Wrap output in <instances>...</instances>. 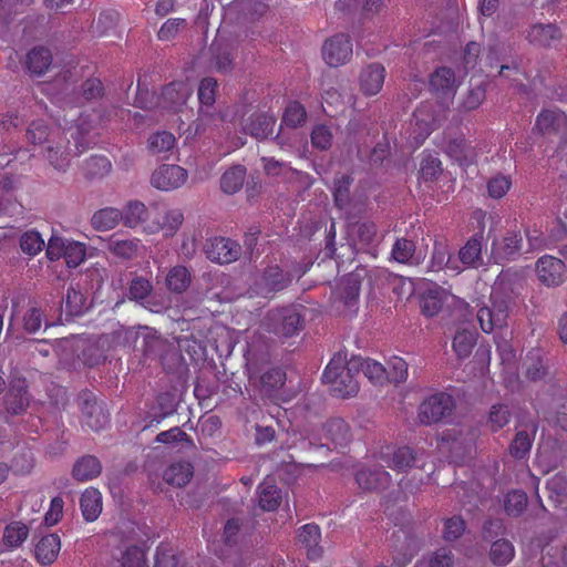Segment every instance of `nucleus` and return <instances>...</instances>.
<instances>
[{"label":"nucleus","mask_w":567,"mask_h":567,"mask_svg":"<svg viewBox=\"0 0 567 567\" xmlns=\"http://www.w3.org/2000/svg\"><path fill=\"white\" fill-rule=\"evenodd\" d=\"M390 474L382 466L362 467L355 473L358 486L368 492L381 491L389 486Z\"/></svg>","instance_id":"obj_23"},{"label":"nucleus","mask_w":567,"mask_h":567,"mask_svg":"<svg viewBox=\"0 0 567 567\" xmlns=\"http://www.w3.org/2000/svg\"><path fill=\"white\" fill-rule=\"evenodd\" d=\"M246 369L250 379H259L264 388L275 390L286 382V372L280 367L271 365L267 357H246Z\"/></svg>","instance_id":"obj_5"},{"label":"nucleus","mask_w":567,"mask_h":567,"mask_svg":"<svg viewBox=\"0 0 567 567\" xmlns=\"http://www.w3.org/2000/svg\"><path fill=\"white\" fill-rule=\"evenodd\" d=\"M107 249L115 257L128 260L138 257L145 248L137 238H120L113 235L107 240Z\"/></svg>","instance_id":"obj_29"},{"label":"nucleus","mask_w":567,"mask_h":567,"mask_svg":"<svg viewBox=\"0 0 567 567\" xmlns=\"http://www.w3.org/2000/svg\"><path fill=\"white\" fill-rule=\"evenodd\" d=\"M414 462L415 456L413 451L408 446H402L393 452L391 461L388 462V466L392 470L403 472L413 466Z\"/></svg>","instance_id":"obj_55"},{"label":"nucleus","mask_w":567,"mask_h":567,"mask_svg":"<svg viewBox=\"0 0 567 567\" xmlns=\"http://www.w3.org/2000/svg\"><path fill=\"white\" fill-rule=\"evenodd\" d=\"M483 235L475 234L458 251V264L467 268H477L483 264L482 258Z\"/></svg>","instance_id":"obj_33"},{"label":"nucleus","mask_w":567,"mask_h":567,"mask_svg":"<svg viewBox=\"0 0 567 567\" xmlns=\"http://www.w3.org/2000/svg\"><path fill=\"white\" fill-rule=\"evenodd\" d=\"M29 529L21 522H12L4 528L3 543L8 547H19L28 537Z\"/></svg>","instance_id":"obj_53"},{"label":"nucleus","mask_w":567,"mask_h":567,"mask_svg":"<svg viewBox=\"0 0 567 567\" xmlns=\"http://www.w3.org/2000/svg\"><path fill=\"white\" fill-rule=\"evenodd\" d=\"M246 169L241 165L234 166L226 171L220 181L221 189L227 194L238 192L245 181Z\"/></svg>","instance_id":"obj_51"},{"label":"nucleus","mask_w":567,"mask_h":567,"mask_svg":"<svg viewBox=\"0 0 567 567\" xmlns=\"http://www.w3.org/2000/svg\"><path fill=\"white\" fill-rule=\"evenodd\" d=\"M514 546L509 540L498 539L491 546L489 558L496 566H506L514 558Z\"/></svg>","instance_id":"obj_50"},{"label":"nucleus","mask_w":567,"mask_h":567,"mask_svg":"<svg viewBox=\"0 0 567 567\" xmlns=\"http://www.w3.org/2000/svg\"><path fill=\"white\" fill-rule=\"evenodd\" d=\"M193 85L188 82L177 81L164 87L162 100L164 107L178 111L192 96Z\"/></svg>","instance_id":"obj_28"},{"label":"nucleus","mask_w":567,"mask_h":567,"mask_svg":"<svg viewBox=\"0 0 567 567\" xmlns=\"http://www.w3.org/2000/svg\"><path fill=\"white\" fill-rule=\"evenodd\" d=\"M241 252L238 243L225 237H214L205 246V254L209 260L217 264L236 261Z\"/></svg>","instance_id":"obj_15"},{"label":"nucleus","mask_w":567,"mask_h":567,"mask_svg":"<svg viewBox=\"0 0 567 567\" xmlns=\"http://www.w3.org/2000/svg\"><path fill=\"white\" fill-rule=\"evenodd\" d=\"M360 293V282L354 276L343 278L337 289L333 291L336 302L343 303V312L353 315L358 310V300Z\"/></svg>","instance_id":"obj_21"},{"label":"nucleus","mask_w":567,"mask_h":567,"mask_svg":"<svg viewBox=\"0 0 567 567\" xmlns=\"http://www.w3.org/2000/svg\"><path fill=\"white\" fill-rule=\"evenodd\" d=\"M476 343V333L471 330L458 331L453 339L455 354H470Z\"/></svg>","instance_id":"obj_61"},{"label":"nucleus","mask_w":567,"mask_h":567,"mask_svg":"<svg viewBox=\"0 0 567 567\" xmlns=\"http://www.w3.org/2000/svg\"><path fill=\"white\" fill-rule=\"evenodd\" d=\"M560 31L559 29L551 23L543 24L537 23L534 24L528 33L527 40L536 47H550L560 40Z\"/></svg>","instance_id":"obj_34"},{"label":"nucleus","mask_w":567,"mask_h":567,"mask_svg":"<svg viewBox=\"0 0 567 567\" xmlns=\"http://www.w3.org/2000/svg\"><path fill=\"white\" fill-rule=\"evenodd\" d=\"M276 120L271 115L255 113L249 117L244 130L251 136L260 140L266 138L274 132Z\"/></svg>","instance_id":"obj_37"},{"label":"nucleus","mask_w":567,"mask_h":567,"mask_svg":"<svg viewBox=\"0 0 567 567\" xmlns=\"http://www.w3.org/2000/svg\"><path fill=\"white\" fill-rule=\"evenodd\" d=\"M535 128L544 135L558 134L567 141V116L558 110H544L536 118Z\"/></svg>","instance_id":"obj_20"},{"label":"nucleus","mask_w":567,"mask_h":567,"mask_svg":"<svg viewBox=\"0 0 567 567\" xmlns=\"http://www.w3.org/2000/svg\"><path fill=\"white\" fill-rule=\"evenodd\" d=\"M85 309H87V298L81 290L70 287L65 297V310L71 316H80Z\"/></svg>","instance_id":"obj_54"},{"label":"nucleus","mask_w":567,"mask_h":567,"mask_svg":"<svg viewBox=\"0 0 567 567\" xmlns=\"http://www.w3.org/2000/svg\"><path fill=\"white\" fill-rule=\"evenodd\" d=\"M121 220L124 226L135 228L140 224H147L148 210L141 202H130L121 212Z\"/></svg>","instance_id":"obj_45"},{"label":"nucleus","mask_w":567,"mask_h":567,"mask_svg":"<svg viewBox=\"0 0 567 567\" xmlns=\"http://www.w3.org/2000/svg\"><path fill=\"white\" fill-rule=\"evenodd\" d=\"M421 311L426 317L436 316L444 307L449 292L433 282H422Z\"/></svg>","instance_id":"obj_22"},{"label":"nucleus","mask_w":567,"mask_h":567,"mask_svg":"<svg viewBox=\"0 0 567 567\" xmlns=\"http://www.w3.org/2000/svg\"><path fill=\"white\" fill-rule=\"evenodd\" d=\"M70 72L66 71L59 75L53 83H45L42 86V92L50 96V99L62 104H69L72 101L69 99L71 93V84L69 83Z\"/></svg>","instance_id":"obj_36"},{"label":"nucleus","mask_w":567,"mask_h":567,"mask_svg":"<svg viewBox=\"0 0 567 567\" xmlns=\"http://www.w3.org/2000/svg\"><path fill=\"white\" fill-rule=\"evenodd\" d=\"M277 321L276 333L282 337H290L301 329V317L296 307L284 308L274 315Z\"/></svg>","instance_id":"obj_31"},{"label":"nucleus","mask_w":567,"mask_h":567,"mask_svg":"<svg viewBox=\"0 0 567 567\" xmlns=\"http://www.w3.org/2000/svg\"><path fill=\"white\" fill-rule=\"evenodd\" d=\"M299 542L307 548L308 557L311 559L319 558L322 554L319 547L320 529L315 524H307L299 530Z\"/></svg>","instance_id":"obj_39"},{"label":"nucleus","mask_w":567,"mask_h":567,"mask_svg":"<svg viewBox=\"0 0 567 567\" xmlns=\"http://www.w3.org/2000/svg\"><path fill=\"white\" fill-rule=\"evenodd\" d=\"M152 290L153 286L148 279L136 277L130 284L128 297L152 312H162L166 309V303L163 300H155V297L151 295Z\"/></svg>","instance_id":"obj_16"},{"label":"nucleus","mask_w":567,"mask_h":567,"mask_svg":"<svg viewBox=\"0 0 567 567\" xmlns=\"http://www.w3.org/2000/svg\"><path fill=\"white\" fill-rule=\"evenodd\" d=\"M184 215L177 209H168L163 215V220L154 219L144 225V231L147 234H156L161 230L164 231L165 236H173L181 225L183 224Z\"/></svg>","instance_id":"obj_30"},{"label":"nucleus","mask_w":567,"mask_h":567,"mask_svg":"<svg viewBox=\"0 0 567 567\" xmlns=\"http://www.w3.org/2000/svg\"><path fill=\"white\" fill-rule=\"evenodd\" d=\"M385 68L380 63H370L359 73V89L365 96H373L381 92L385 80Z\"/></svg>","instance_id":"obj_19"},{"label":"nucleus","mask_w":567,"mask_h":567,"mask_svg":"<svg viewBox=\"0 0 567 567\" xmlns=\"http://www.w3.org/2000/svg\"><path fill=\"white\" fill-rule=\"evenodd\" d=\"M61 548L60 537L56 534L43 536L35 545V557L42 565L52 564Z\"/></svg>","instance_id":"obj_35"},{"label":"nucleus","mask_w":567,"mask_h":567,"mask_svg":"<svg viewBox=\"0 0 567 567\" xmlns=\"http://www.w3.org/2000/svg\"><path fill=\"white\" fill-rule=\"evenodd\" d=\"M447 153L463 167H468L475 162V150L463 137L451 141L447 145Z\"/></svg>","instance_id":"obj_40"},{"label":"nucleus","mask_w":567,"mask_h":567,"mask_svg":"<svg viewBox=\"0 0 567 567\" xmlns=\"http://www.w3.org/2000/svg\"><path fill=\"white\" fill-rule=\"evenodd\" d=\"M161 364L164 371L178 382H185L189 374L184 357H161Z\"/></svg>","instance_id":"obj_49"},{"label":"nucleus","mask_w":567,"mask_h":567,"mask_svg":"<svg viewBox=\"0 0 567 567\" xmlns=\"http://www.w3.org/2000/svg\"><path fill=\"white\" fill-rule=\"evenodd\" d=\"M350 184H351L350 177L348 175L342 174V175L336 177L330 185V188H331L333 197H334L336 205L339 208H342L348 200V192H349Z\"/></svg>","instance_id":"obj_62"},{"label":"nucleus","mask_w":567,"mask_h":567,"mask_svg":"<svg viewBox=\"0 0 567 567\" xmlns=\"http://www.w3.org/2000/svg\"><path fill=\"white\" fill-rule=\"evenodd\" d=\"M537 429L538 424L535 421H529L523 430L516 432L508 446V453L512 457L523 460L529 454Z\"/></svg>","instance_id":"obj_26"},{"label":"nucleus","mask_w":567,"mask_h":567,"mask_svg":"<svg viewBox=\"0 0 567 567\" xmlns=\"http://www.w3.org/2000/svg\"><path fill=\"white\" fill-rule=\"evenodd\" d=\"M100 122V113L93 111L89 114H82L74 126L68 127V134L73 138L74 146L79 153L89 147L92 134L97 131V123Z\"/></svg>","instance_id":"obj_12"},{"label":"nucleus","mask_w":567,"mask_h":567,"mask_svg":"<svg viewBox=\"0 0 567 567\" xmlns=\"http://www.w3.org/2000/svg\"><path fill=\"white\" fill-rule=\"evenodd\" d=\"M291 279L286 278L282 271L276 266L269 268L255 284L252 295L268 298L271 293L284 289Z\"/></svg>","instance_id":"obj_25"},{"label":"nucleus","mask_w":567,"mask_h":567,"mask_svg":"<svg viewBox=\"0 0 567 567\" xmlns=\"http://www.w3.org/2000/svg\"><path fill=\"white\" fill-rule=\"evenodd\" d=\"M386 364L391 367V370H386V374H389L388 382L400 383L405 381L408 377V363L402 357H389Z\"/></svg>","instance_id":"obj_63"},{"label":"nucleus","mask_w":567,"mask_h":567,"mask_svg":"<svg viewBox=\"0 0 567 567\" xmlns=\"http://www.w3.org/2000/svg\"><path fill=\"white\" fill-rule=\"evenodd\" d=\"M187 171L178 165L164 164L154 171L151 184L155 188L169 192L182 187L187 181Z\"/></svg>","instance_id":"obj_14"},{"label":"nucleus","mask_w":567,"mask_h":567,"mask_svg":"<svg viewBox=\"0 0 567 567\" xmlns=\"http://www.w3.org/2000/svg\"><path fill=\"white\" fill-rule=\"evenodd\" d=\"M31 402L28 383L24 378H16L10 382V388L4 396L6 410L12 415H19L27 411Z\"/></svg>","instance_id":"obj_18"},{"label":"nucleus","mask_w":567,"mask_h":567,"mask_svg":"<svg viewBox=\"0 0 567 567\" xmlns=\"http://www.w3.org/2000/svg\"><path fill=\"white\" fill-rule=\"evenodd\" d=\"M352 52L351 39L343 33L327 39L322 45V58L331 68L346 64L351 59Z\"/></svg>","instance_id":"obj_10"},{"label":"nucleus","mask_w":567,"mask_h":567,"mask_svg":"<svg viewBox=\"0 0 567 567\" xmlns=\"http://www.w3.org/2000/svg\"><path fill=\"white\" fill-rule=\"evenodd\" d=\"M393 258L401 264H420L422 257L415 254L414 244L406 239H399L392 248Z\"/></svg>","instance_id":"obj_48"},{"label":"nucleus","mask_w":567,"mask_h":567,"mask_svg":"<svg viewBox=\"0 0 567 567\" xmlns=\"http://www.w3.org/2000/svg\"><path fill=\"white\" fill-rule=\"evenodd\" d=\"M175 146V136L166 131L157 132L152 135L148 140V148L153 154L163 155L166 157L167 154Z\"/></svg>","instance_id":"obj_52"},{"label":"nucleus","mask_w":567,"mask_h":567,"mask_svg":"<svg viewBox=\"0 0 567 567\" xmlns=\"http://www.w3.org/2000/svg\"><path fill=\"white\" fill-rule=\"evenodd\" d=\"M523 244V237L519 231L509 230L504 236L496 238L492 243L491 258L496 264L514 260L518 257Z\"/></svg>","instance_id":"obj_13"},{"label":"nucleus","mask_w":567,"mask_h":567,"mask_svg":"<svg viewBox=\"0 0 567 567\" xmlns=\"http://www.w3.org/2000/svg\"><path fill=\"white\" fill-rule=\"evenodd\" d=\"M307 112L299 102H290L284 113L281 126L297 127L305 123Z\"/></svg>","instance_id":"obj_56"},{"label":"nucleus","mask_w":567,"mask_h":567,"mask_svg":"<svg viewBox=\"0 0 567 567\" xmlns=\"http://www.w3.org/2000/svg\"><path fill=\"white\" fill-rule=\"evenodd\" d=\"M217 82L212 78L202 80L198 87V100L200 103L199 116L197 121L189 127L194 134L204 133L209 126L217 125L223 118L214 111L215 93Z\"/></svg>","instance_id":"obj_4"},{"label":"nucleus","mask_w":567,"mask_h":567,"mask_svg":"<svg viewBox=\"0 0 567 567\" xmlns=\"http://www.w3.org/2000/svg\"><path fill=\"white\" fill-rule=\"evenodd\" d=\"M164 480L176 487L185 486L193 477V466L189 462L179 461L172 463L164 472Z\"/></svg>","instance_id":"obj_38"},{"label":"nucleus","mask_w":567,"mask_h":567,"mask_svg":"<svg viewBox=\"0 0 567 567\" xmlns=\"http://www.w3.org/2000/svg\"><path fill=\"white\" fill-rule=\"evenodd\" d=\"M437 118L433 114L432 104L421 105L413 114V120L406 133L410 145L419 147L434 130Z\"/></svg>","instance_id":"obj_9"},{"label":"nucleus","mask_w":567,"mask_h":567,"mask_svg":"<svg viewBox=\"0 0 567 567\" xmlns=\"http://www.w3.org/2000/svg\"><path fill=\"white\" fill-rule=\"evenodd\" d=\"M192 282L189 270L185 266L172 267L165 278L167 289L174 293L184 292Z\"/></svg>","instance_id":"obj_41"},{"label":"nucleus","mask_w":567,"mask_h":567,"mask_svg":"<svg viewBox=\"0 0 567 567\" xmlns=\"http://www.w3.org/2000/svg\"><path fill=\"white\" fill-rule=\"evenodd\" d=\"M52 56L49 50L44 48H34L27 55L28 71L35 76L42 75L50 66Z\"/></svg>","instance_id":"obj_46"},{"label":"nucleus","mask_w":567,"mask_h":567,"mask_svg":"<svg viewBox=\"0 0 567 567\" xmlns=\"http://www.w3.org/2000/svg\"><path fill=\"white\" fill-rule=\"evenodd\" d=\"M527 506V495L522 491L509 492L505 499V511L508 515L517 517Z\"/></svg>","instance_id":"obj_60"},{"label":"nucleus","mask_w":567,"mask_h":567,"mask_svg":"<svg viewBox=\"0 0 567 567\" xmlns=\"http://www.w3.org/2000/svg\"><path fill=\"white\" fill-rule=\"evenodd\" d=\"M430 84L433 92L442 100V105L452 101L455 90L456 81L455 75L451 69L440 68L430 79Z\"/></svg>","instance_id":"obj_24"},{"label":"nucleus","mask_w":567,"mask_h":567,"mask_svg":"<svg viewBox=\"0 0 567 567\" xmlns=\"http://www.w3.org/2000/svg\"><path fill=\"white\" fill-rule=\"evenodd\" d=\"M538 280L547 287H558L565 281V265L553 256L545 255L536 262Z\"/></svg>","instance_id":"obj_17"},{"label":"nucleus","mask_w":567,"mask_h":567,"mask_svg":"<svg viewBox=\"0 0 567 567\" xmlns=\"http://www.w3.org/2000/svg\"><path fill=\"white\" fill-rule=\"evenodd\" d=\"M454 406V400L450 394L435 393L420 404L419 420L424 425L439 423L452 414Z\"/></svg>","instance_id":"obj_7"},{"label":"nucleus","mask_w":567,"mask_h":567,"mask_svg":"<svg viewBox=\"0 0 567 567\" xmlns=\"http://www.w3.org/2000/svg\"><path fill=\"white\" fill-rule=\"evenodd\" d=\"M20 247L29 256L38 255L44 247V240L38 231H25L20 238Z\"/></svg>","instance_id":"obj_58"},{"label":"nucleus","mask_w":567,"mask_h":567,"mask_svg":"<svg viewBox=\"0 0 567 567\" xmlns=\"http://www.w3.org/2000/svg\"><path fill=\"white\" fill-rule=\"evenodd\" d=\"M519 287L517 274L502 272L492 286L491 307L484 306L477 311L481 329L491 333L506 324L509 305L514 300Z\"/></svg>","instance_id":"obj_1"},{"label":"nucleus","mask_w":567,"mask_h":567,"mask_svg":"<svg viewBox=\"0 0 567 567\" xmlns=\"http://www.w3.org/2000/svg\"><path fill=\"white\" fill-rule=\"evenodd\" d=\"M360 357H332L322 374L323 382L330 384L331 393L341 399L354 396L359 391V383L354 378L358 372Z\"/></svg>","instance_id":"obj_2"},{"label":"nucleus","mask_w":567,"mask_h":567,"mask_svg":"<svg viewBox=\"0 0 567 567\" xmlns=\"http://www.w3.org/2000/svg\"><path fill=\"white\" fill-rule=\"evenodd\" d=\"M512 413L506 404H494L491 408L488 423L493 431L504 427L511 420Z\"/></svg>","instance_id":"obj_64"},{"label":"nucleus","mask_w":567,"mask_h":567,"mask_svg":"<svg viewBox=\"0 0 567 567\" xmlns=\"http://www.w3.org/2000/svg\"><path fill=\"white\" fill-rule=\"evenodd\" d=\"M121 210L105 207L94 213L91 223L94 229L106 231L113 229L121 220Z\"/></svg>","instance_id":"obj_47"},{"label":"nucleus","mask_w":567,"mask_h":567,"mask_svg":"<svg viewBox=\"0 0 567 567\" xmlns=\"http://www.w3.org/2000/svg\"><path fill=\"white\" fill-rule=\"evenodd\" d=\"M258 495L259 506L262 511H275L281 503V493L279 488L269 480H265L258 486Z\"/></svg>","instance_id":"obj_43"},{"label":"nucleus","mask_w":567,"mask_h":567,"mask_svg":"<svg viewBox=\"0 0 567 567\" xmlns=\"http://www.w3.org/2000/svg\"><path fill=\"white\" fill-rule=\"evenodd\" d=\"M47 256L51 260L64 258L68 267L76 268L86 257V247L83 243L52 235L48 243Z\"/></svg>","instance_id":"obj_6"},{"label":"nucleus","mask_w":567,"mask_h":567,"mask_svg":"<svg viewBox=\"0 0 567 567\" xmlns=\"http://www.w3.org/2000/svg\"><path fill=\"white\" fill-rule=\"evenodd\" d=\"M78 405L82 412L83 423L91 430L100 431L109 424V413L91 391L84 390L79 393Z\"/></svg>","instance_id":"obj_8"},{"label":"nucleus","mask_w":567,"mask_h":567,"mask_svg":"<svg viewBox=\"0 0 567 567\" xmlns=\"http://www.w3.org/2000/svg\"><path fill=\"white\" fill-rule=\"evenodd\" d=\"M512 184L513 183L511 176L496 174L487 183V193L492 198H502L508 193Z\"/></svg>","instance_id":"obj_57"},{"label":"nucleus","mask_w":567,"mask_h":567,"mask_svg":"<svg viewBox=\"0 0 567 567\" xmlns=\"http://www.w3.org/2000/svg\"><path fill=\"white\" fill-rule=\"evenodd\" d=\"M363 368L364 375L374 383L383 384L388 381L389 374H386L385 365L382 362L368 358Z\"/></svg>","instance_id":"obj_59"},{"label":"nucleus","mask_w":567,"mask_h":567,"mask_svg":"<svg viewBox=\"0 0 567 567\" xmlns=\"http://www.w3.org/2000/svg\"><path fill=\"white\" fill-rule=\"evenodd\" d=\"M102 465L100 461L92 455L81 457L73 466V477L78 481H89L100 475Z\"/></svg>","instance_id":"obj_42"},{"label":"nucleus","mask_w":567,"mask_h":567,"mask_svg":"<svg viewBox=\"0 0 567 567\" xmlns=\"http://www.w3.org/2000/svg\"><path fill=\"white\" fill-rule=\"evenodd\" d=\"M80 504L85 520H95L102 511L101 493L95 488L86 489L81 496Z\"/></svg>","instance_id":"obj_44"},{"label":"nucleus","mask_w":567,"mask_h":567,"mask_svg":"<svg viewBox=\"0 0 567 567\" xmlns=\"http://www.w3.org/2000/svg\"><path fill=\"white\" fill-rule=\"evenodd\" d=\"M431 271H440L442 269L450 270L454 275L462 271L458 260L452 257L449 245L444 241H435L432 257L429 264Z\"/></svg>","instance_id":"obj_27"},{"label":"nucleus","mask_w":567,"mask_h":567,"mask_svg":"<svg viewBox=\"0 0 567 567\" xmlns=\"http://www.w3.org/2000/svg\"><path fill=\"white\" fill-rule=\"evenodd\" d=\"M323 436L337 446H344L351 440V431L348 423L341 417H331L322 426Z\"/></svg>","instance_id":"obj_32"},{"label":"nucleus","mask_w":567,"mask_h":567,"mask_svg":"<svg viewBox=\"0 0 567 567\" xmlns=\"http://www.w3.org/2000/svg\"><path fill=\"white\" fill-rule=\"evenodd\" d=\"M28 140L37 145L47 144V158L58 171H65L70 164L71 154L64 145L60 128L49 130L43 121H34L28 128Z\"/></svg>","instance_id":"obj_3"},{"label":"nucleus","mask_w":567,"mask_h":567,"mask_svg":"<svg viewBox=\"0 0 567 567\" xmlns=\"http://www.w3.org/2000/svg\"><path fill=\"white\" fill-rule=\"evenodd\" d=\"M118 338L122 336L126 341L134 340L136 343H140L138 348L144 354H152L155 352L164 351V340L161 338L158 332L148 327H138L137 329L133 328H122L117 331Z\"/></svg>","instance_id":"obj_11"}]
</instances>
